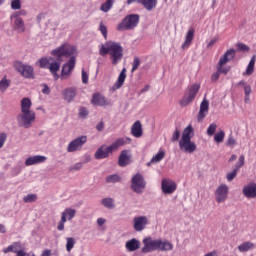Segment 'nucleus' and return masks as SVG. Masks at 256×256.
I'll use <instances>...</instances> for the list:
<instances>
[{"label": "nucleus", "instance_id": "b1692460", "mask_svg": "<svg viewBox=\"0 0 256 256\" xmlns=\"http://www.w3.org/2000/svg\"><path fill=\"white\" fill-rule=\"evenodd\" d=\"M63 95H64L65 101H68V103H71V101H73V99L77 97V88L75 87L66 88L63 91Z\"/></svg>", "mask_w": 256, "mask_h": 256}, {"label": "nucleus", "instance_id": "4468645a", "mask_svg": "<svg viewBox=\"0 0 256 256\" xmlns=\"http://www.w3.org/2000/svg\"><path fill=\"white\" fill-rule=\"evenodd\" d=\"M77 63V59L75 56H71L70 59L62 66V77H69L71 75V71L75 69V64Z\"/></svg>", "mask_w": 256, "mask_h": 256}, {"label": "nucleus", "instance_id": "f257e3e1", "mask_svg": "<svg viewBox=\"0 0 256 256\" xmlns=\"http://www.w3.org/2000/svg\"><path fill=\"white\" fill-rule=\"evenodd\" d=\"M52 57H43L40 58L37 62V65L41 69H48L53 75L55 81L59 79V69H61V63H63V57L68 59L72 55H75V47L69 43H64L59 47L51 51Z\"/></svg>", "mask_w": 256, "mask_h": 256}, {"label": "nucleus", "instance_id": "c9c22d12", "mask_svg": "<svg viewBox=\"0 0 256 256\" xmlns=\"http://www.w3.org/2000/svg\"><path fill=\"white\" fill-rule=\"evenodd\" d=\"M101 203L106 209H114L115 208V200L113 198H104L101 200Z\"/></svg>", "mask_w": 256, "mask_h": 256}, {"label": "nucleus", "instance_id": "de8ad7c7", "mask_svg": "<svg viewBox=\"0 0 256 256\" xmlns=\"http://www.w3.org/2000/svg\"><path fill=\"white\" fill-rule=\"evenodd\" d=\"M180 137H181V131H179V128H176L171 137L172 143H177Z\"/></svg>", "mask_w": 256, "mask_h": 256}, {"label": "nucleus", "instance_id": "ea45409f", "mask_svg": "<svg viewBox=\"0 0 256 256\" xmlns=\"http://www.w3.org/2000/svg\"><path fill=\"white\" fill-rule=\"evenodd\" d=\"M161 251H173V243L164 240L161 242Z\"/></svg>", "mask_w": 256, "mask_h": 256}, {"label": "nucleus", "instance_id": "5701e85b", "mask_svg": "<svg viewBox=\"0 0 256 256\" xmlns=\"http://www.w3.org/2000/svg\"><path fill=\"white\" fill-rule=\"evenodd\" d=\"M45 161H47V157L36 155V156H32V157L27 158L26 161H25V165L27 167H30L31 165H37L39 163H45Z\"/></svg>", "mask_w": 256, "mask_h": 256}, {"label": "nucleus", "instance_id": "2f4dec72", "mask_svg": "<svg viewBox=\"0 0 256 256\" xmlns=\"http://www.w3.org/2000/svg\"><path fill=\"white\" fill-rule=\"evenodd\" d=\"M253 247H255V244L252 242H244L238 246V251H240V253H247V251L253 249Z\"/></svg>", "mask_w": 256, "mask_h": 256}, {"label": "nucleus", "instance_id": "f03ea898", "mask_svg": "<svg viewBox=\"0 0 256 256\" xmlns=\"http://www.w3.org/2000/svg\"><path fill=\"white\" fill-rule=\"evenodd\" d=\"M108 53L112 58V65H117L123 59V46L120 43L108 41L100 46L99 55L105 57Z\"/></svg>", "mask_w": 256, "mask_h": 256}, {"label": "nucleus", "instance_id": "9b49d317", "mask_svg": "<svg viewBox=\"0 0 256 256\" xmlns=\"http://www.w3.org/2000/svg\"><path fill=\"white\" fill-rule=\"evenodd\" d=\"M144 247L142 248V253H151L161 247V240H153L151 238L143 239Z\"/></svg>", "mask_w": 256, "mask_h": 256}, {"label": "nucleus", "instance_id": "473e14b6", "mask_svg": "<svg viewBox=\"0 0 256 256\" xmlns=\"http://www.w3.org/2000/svg\"><path fill=\"white\" fill-rule=\"evenodd\" d=\"M19 247H21V245L18 243V242H15L14 244L12 245H9L7 248H4L3 249V253H19Z\"/></svg>", "mask_w": 256, "mask_h": 256}, {"label": "nucleus", "instance_id": "338daca9", "mask_svg": "<svg viewBox=\"0 0 256 256\" xmlns=\"http://www.w3.org/2000/svg\"><path fill=\"white\" fill-rule=\"evenodd\" d=\"M104 128H105V124H104L103 122H100V123L96 126L97 131H103Z\"/></svg>", "mask_w": 256, "mask_h": 256}, {"label": "nucleus", "instance_id": "c756f323", "mask_svg": "<svg viewBox=\"0 0 256 256\" xmlns=\"http://www.w3.org/2000/svg\"><path fill=\"white\" fill-rule=\"evenodd\" d=\"M192 137H193V126L189 125L184 129L180 140H191Z\"/></svg>", "mask_w": 256, "mask_h": 256}, {"label": "nucleus", "instance_id": "a878e982", "mask_svg": "<svg viewBox=\"0 0 256 256\" xmlns=\"http://www.w3.org/2000/svg\"><path fill=\"white\" fill-rule=\"evenodd\" d=\"M195 38V28H190L186 34L185 41L182 44V49H188V47L193 43Z\"/></svg>", "mask_w": 256, "mask_h": 256}, {"label": "nucleus", "instance_id": "423d86ee", "mask_svg": "<svg viewBox=\"0 0 256 256\" xmlns=\"http://www.w3.org/2000/svg\"><path fill=\"white\" fill-rule=\"evenodd\" d=\"M200 89H201V84H197V83L192 84L190 87H188L184 92L182 99L179 102L181 107H187L190 103H193Z\"/></svg>", "mask_w": 256, "mask_h": 256}, {"label": "nucleus", "instance_id": "a211bd4d", "mask_svg": "<svg viewBox=\"0 0 256 256\" xmlns=\"http://www.w3.org/2000/svg\"><path fill=\"white\" fill-rule=\"evenodd\" d=\"M131 163V152L129 150H123L118 158L119 167H127Z\"/></svg>", "mask_w": 256, "mask_h": 256}, {"label": "nucleus", "instance_id": "774afa93", "mask_svg": "<svg viewBox=\"0 0 256 256\" xmlns=\"http://www.w3.org/2000/svg\"><path fill=\"white\" fill-rule=\"evenodd\" d=\"M41 256H51V250L49 249L44 250Z\"/></svg>", "mask_w": 256, "mask_h": 256}, {"label": "nucleus", "instance_id": "72a5a7b5", "mask_svg": "<svg viewBox=\"0 0 256 256\" xmlns=\"http://www.w3.org/2000/svg\"><path fill=\"white\" fill-rule=\"evenodd\" d=\"M115 3V0H106L105 3H103L100 7V9L104 12V13H109V11H111V9L113 8V4Z\"/></svg>", "mask_w": 256, "mask_h": 256}, {"label": "nucleus", "instance_id": "680f3d73", "mask_svg": "<svg viewBox=\"0 0 256 256\" xmlns=\"http://www.w3.org/2000/svg\"><path fill=\"white\" fill-rule=\"evenodd\" d=\"M16 256H35V254H33V253H26L25 251H23V250H19L18 252H17V255Z\"/></svg>", "mask_w": 256, "mask_h": 256}, {"label": "nucleus", "instance_id": "e2e57ef3", "mask_svg": "<svg viewBox=\"0 0 256 256\" xmlns=\"http://www.w3.org/2000/svg\"><path fill=\"white\" fill-rule=\"evenodd\" d=\"M244 93H245L246 97H249V95H251V86L250 85L244 86Z\"/></svg>", "mask_w": 256, "mask_h": 256}, {"label": "nucleus", "instance_id": "412c9836", "mask_svg": "<svg viewBox=\"0 0 256 256\" xmlns=\"http://www.w3.org/2000/svg\"><path fill=\"white\" fill-rule=\"evenodd\" d=\"M242 193L248 199H255L256 197V183L248 184L242 190Z\"/></svg>", "mask_w": 256, "mask_h": 256}, {"label": "nucleus", "instance_id": "f8f14e48", "mask_svg": "<svg viewBox=\"0 0 256 256\" xmlns=\"http://www.w3.org/2000/svg\"><path fill=\"white\" fill-rule=\"evenodd\" d=\"M87 143V136H80L73 141H71L67 147L68 153H73L77 151L80 147H83Z\"/></svg>", "mask_w": 256, "mask_h": 256}, {"label": "nucleus", "instance_id": "69168bd1", "mask_svg": "<svg viewBox=\"0 0 256 256\" xmlns=\"http://www.w3.org/2000/svg\"><path fill=\"white\" fill-rule=\"evenodd\" d=\"M106 222H107V220H105L104 218L97 219V223H98L99 227L105 225Z\"/></svg>", "mask_w": 256, "mask_h": 256}, {"label": "nucleus", "instance_id": "dca6fc26", "mask_svg": "<svg viewBox=\"0 0 256 256\" xmlns=\"http://www.w3.org/2000/svg\"><path fill=\"white\" fill-rule=\"evenodd\" d=\"M245 165V155H240L238 162L235 164V168L232 172L226 175L227 181H233L237 177V173H239V169Z\"/></svg>", "mask_w": 256, "mask_h": 256}, {"label": "nucleus", "instance_id": "20e7f679", "mask_svg": "<svg viewBox=\"0 0 256 256\" xmlns=\"http://www.w3.org/2000/svg\"><path fill=\"white\" fill-rule=\"evenodd\" d=\"M237 54V51L235 49L230 48L228 49L219 59L217 64V71L220 73V75H227L231 71V66H225L229 61H233L235 59V55Z\"/></svg>", "mask_w": 256, "mask_h": 256}, {"label": "nucleus", "instance_id": "6ab92c4d", "mask_svg": "<svg viewBox=\"0 0 256 256\" xmlns=\"http://www.w3.org/2000/svg\"><path fill=\"white\" fill-rule=\"evenodd\" d=\"M147 223H149L147 216L135 217L134 218L135 231H143V229L147 227Z\"/></svg>", "mask_w": 256, "mask_h": 256}, {"label": "nucleus", "instance_id": "0e129e2a", "mask_svg": "<svg viewBox=\"0 0 256 256\" xmlns=\"http://www.w3.org/2000/svg\"><path fill=\"white\" fill-rule=\"evenodd\" d=\"M42 93H44V95H49V93H51V90L49 89V86H47V84H44V88L42 89Z\"/></svg>", "mask_w": 256, "mask_h": 256}, {"label": "nucleus", "instance_id": "4d7b16f0", "mask_svg": "<svg viewBox=\"0 0 256 256\" xmlns=\"http://www.w3.org/2000/svg\"><path fill=\"white\" fill-rule=\"evenodd\" d=\"M87 115H89V111H87V108L81 107L79 109V116L82 118H85V117H87Z\"/></svg>", "mask_w": 256, "mask_h": 256}, {"label": "nucleus", "instance_id": "393cba45", "mask_svg": "<svg viewBox=\"0 0 256 256\" xmlns=\"http://www.w3.org/2000/svg\"><path fill=\"white\" fill-rule=\"evenodd\" d=\"M131 133L133 137L139 139V137H143V125H141V121H136L131 127Z\"/></svg>", "mask_w": 256, "mask_h": 256}, {"label": "nucleus", "instance_id": "1a4fd4ad", "mask_svg": "<svg viewBox=\"0 0 256 256\" xmlns=\"http://www.w3.org/2000/svg\"><path fill=\"white\" fill-rule=\"evenodd\" d=\"M161 189L164 195H173L177 191V183L172 179L165 178L162 180Z\"/></svg>", "mask_w": 256, "mask_h": 256}, {"label": "nucleus", "instance_id": "2eb2a0df", "mask_svg": "<svg viewBox=\"0 0 256 256\" xmlns=\"http://www.w3.org/2000/svg\"><path fill=\"white\" fill-rule=\"evenodd\" d=\"M179 147L180 151L184 153H195V151H197V145L191 140H180Z\"/></svg>", "mask_w": 256, "mask_h": 256}, {"label": "nucleus", "instance_id": "aec40b11", "mask_svg": "<svg viewBox=\"0 0 256 256\" xmlns=\"http://www.w3.org/2000/svg\"><path fill=\"white\" fill-rule=\"evenodd\" d=\"M125 79H127V69L123 68L120 72L117 81L113 85V91H117V89H121L125 83Z\"/></svg>", "mask_w": 256, "mask_h": 256}, {"label": "nucleus", "instance_id": "49530a36", "mask_svg": "<svg viewBox=\"0 0 256 256\" xmlns=\"http://www.w3.org/2000/svg\"><path fill=\"white\" fill-rule=\"evenodd\" d=\"M216 131H217V124L212 123L209 125V127L207 129V135H209V137H213V135H215Z\"/></svg>", "mask_w": 256, "mask_h": 256}, {"label": "nucleus", "instance_id": "bb28decb", "mask_svg": "<svg viewBox=\"0 0 256 256\" xmlns=\"http://www.w3.org/2000/svg\"><path fill=\"white\" fill-rule=\"evenodd\" d=\"M147 11H153L157 7V0H138Z\"/></svg>", "mask_w": 256, "mask_h": 256}, {"label": "nucleus", "instance_id": "4c0bfd02", "mask_svg": "<svg viewBox=\"0 0 256 256\" xmlns=\"http://www.w3.org/2000/svg\"><path fill=\"white\" fill-rule=\"evenodd\" d=\"M10 85H11V82L9 80H7V77H4L0 81V93H5V91H7V89H9Z\"/></svg>", "mask_w": 256, "mask_h": 256}, {"label": "nucleus", "instance_id": "a19ab883", "mask_svg": "<svg viewBox=\"0 0 256 256\" xmlns=\"http://www.w3.org/2000/svg\"><path fill=\"white\" fill-rule=\"evenodd\" d=\"M75 247V238L68 237L66 238V251L71 252V250Z\"/></svg>", "mask_w": 256, "mask_h": 256}, {"label": "nucleus", "instance_id": "cd10ccee", "mask_svg": "<svg viewBox=\"0 0 256 256\" xmlns=\"http://www.w3.org/2000/svg\"><path fill=\"white\" fill-rule=\"evenodd\" d=\"M139 245H140L139 240L133 238L126 242V249L127 251H130V252L137 251V249H139Z\"/></svg>", "mask_w": 256, "mask_h": 256}, {"label": "nucleus", "instance_id": "37998d69", "mask_svg": "<svg viewBox=\"0 0 256 256\" xmlns=\"http://www.w3.org/2000/svg\"><path fill=\"white\" fill-rule=\"evenodd\" d=\"M121 181V177L117 174L110 175L106 178V183H119Z\"/></svg>", "mask_w": 256, "mask_h": 256}, {"label": "nucleus", "instance_id": "8fccbe9b", "mask_svg": "<svg viewBox=\"0 0 256 256\" xmlns=\"http://www.w3.org/2000/svg\"><path fill=\"white\" fill-rule=\"evenodd\" d=\"M236 47H237L238 51H243L244 53L250 50L249 46H247L244 43H237Z\"/></svg>", "mask_w": 256, "mask_h": 256}, {"label": "nucleus", "instance_id": "603ef678", "mask_svg": "<svg viewBox=\"0 0 256 256\" xmlns=\"http://www.w3.org/2000/svg\"><path fill=\"white\" fill-rule=\"evenodd\" d=\"M99 31L102 33L104 39H107V26L103 22L100 23Z\"/></svg>", "mask_w": 256, "mask_h": 256}, {"label": "nucleus", "instance_id": "864d4df0", "mask_svg": "<svg viewBox=\"0 0 256 256\" xmlns=\"http://www.w3.org/2000/svg\"><path fill=\"white\" fill-rule=\"evenodd\" d=\"M82 83H84V85H87V83H89V74H87L85 69H82Z\"/></svg>", "mask_w": 256, "mask_h": 256}, {"label": "nucleus", "instance_id": "6e6552de", "mask_svg": "<svg viewBox=\"0 0 256 256\" xmlns=\"http://www.w3.org/2000/svg\"><path fill=\"white\" fill-rule=\"evenodd\" d=\"M15 69L16 71H18L19 74L22 75V77H25V79H33L35 77L33 67L29 65H25L21 62H16Z\"/></svg>", "mask_w": 256, "mask_h": 256}, {"label": "nucleus", "instance_id": "f704fd0d", "mask_svg": "<svg viewBox=\"0 0 256 256\" xmlns=\"http://www.w3.org/2000/svg\"><path fill=\"white\" fill-rule=\"evenodd\" d=\"M75 213L76 211L74 209L71 208H67L64 210V212H62V217H64L66 219V221H71V219H73V217H75Z\"/></svg>", "mask_w": 256, "mask_h": 256}, {"label": "nucleus", "instance_id": "09e8293b", "mask_svg": "<svg viewBox=\"0 0 256 256\" xmlns=\"http://www.w3.org/2000/svg\"><path fill=\"white\" fill-rule=\"evenodd\" d=\"M11 9H13L14 11L21 9V0H12Z\"/></svg>", "mask_w": 256, "mask_h": 256}, {"label": "nucleus", "instance_id": "7c9ffc66", "mask_svg": "<svg viewBox=\"0 0 256 256\" xmlns=\"http://www.w3.org/2000/svg\"><path fill=\"white\" fill-rule=\"evenodd\" d=\"M31 105H32L31 99L23 98L21 100V111H22V113L27 112V111H31Z\"/></svg>", "mask_w": 256, "mask_h": 256}, {"label": "nucleus", "instance_id": "7ed1b4c3", "mask_svg": "<svg viewBox=\"0 0 256 256\" xmlns=\"http://www.w3.org/2000/svg\"><path fill=\"white\" fill-rule=\"evenodd\" d=\"M127 141H131L130 138H118L114 143L110 146H101L95 153V159H107L110 153L113 151H117L119 147H123V145H127Z\"/></svg>", "mask_w": 256, "mask_h": 256}, {"label": "nucleus", "instance_id": "c03bdc74", "mask_svg": "<svg viewBox=\"0 0 256 256\" xmlns=\"http://www.w3.org/2000/svg\"><path fill=\"white\" fill-rule=\"evenodd\" d=\"M37 199V194H28L27 196L23 197L24 203H35Z\"/></svg>", "mask_w": 256, "mask_h": 256}, {"label": "nucleus", "instance_id": "0eeeda50", "mask_svg": "<svg viewBox=\"0 0 256 256\" xmlns=\"http://www.w3.org/2000/svg\"><path fill=\"white\" fill-rule=\"evenodd\" d=\"M146 185L147 183L141 174H136L131 179V189L134 193H141L145 189Z\"/></svg>", "mask_w": 256, "mask_h": 256}, {"label": "nucleus", "instance_id": "5fc2aeb1", "mask_svg": "<svg viewBox=\"0 0 256 256\" xmlns=\"http://www.w3.org/2000/svg\"><path fill=\"white\" fill-rule=\"evenodd\" d=\"M5 141H7V133H0V149L5 145Z\"/></svg>", "mask_w": 256, "mask_h": 256}, {"label": "nucleus", "instance_id": "9d476101", "mask_svg": "<svg viewBox=\"0 0 256 256\" xmlns=\"http://www.w3.org/2000/svg\"><path fill=\"white\" fill-rule=\"evenodd\" d=\"M229 197V186L221 184L215 191V199L217 203H225Z\"/></svg>", "mask_w": 256, "mask_h": 256}, {"label": "nucleus", "instance_id": "79ce46f5", "mask_svg": "<svg viewBox=\"0 0 256 256\" xmlns=\"http://www.w3.org/2000/svg\"><path fill=\"white\" fill-rule=\"evenodd\" d=\"M224 140H225V132L223 130L215 134L214 141L216 143H223Z\"/></svg>", "mask_w": 256, "mask_h": 256}, {"label": "nucleus", "instance_id": "13d9d810", "mask_svg": "<svg viewBox=\"0 0 256 256\" xmlns=\"http://www.w3.org/2000/svg\"><path fill=\"white\" fill-rule=\"evenodd\" d=\"M221 76L219 70H217V72L213 73L211 76V81H213L214 83L216 81H219V77Z\"/></svg>", "mask_w": 256, "mask_h": 256}, {"label": "nucleus", "instance_id": "a18cd8bd", "mask_svg": "<svg viewBox=\"0 0 256 256\" xmlns=\"http://www.w3.org/2000/svg\"><path fill=\"white\" fill-rule=\"evenodd\" d=\"M140 65H141V60H139V57H137V56L134 57L131 73H135V71H137V69H139Z\"/></svg>", "mask_w": 256, "mask_h": 256}, {"label": "nucleus", "instance_id": "6e6d98bb", "mask_svg": "<svg viewBox=\"0 0 256 256\" xmlns=\"http://www.w3.org/2000/svg\"><path fill=\"white\" fill-rule=\"evenodd\" d=\"M227 145L228 147H235V145H237V141L235 140V138H233V136L228 137Z\"/></svg>", "mask_w": 256, "mask_h": 256}, {"label": "nucleus", "instance_id": "bf43d9fd", "mask_svg": "<svg viewBox=\"0 0 256 256\" xmlns=\"http://www.w3.org/2000/svg\"><path fill=\"white\" fill-rule=\"evenodd\" d=\"M217 41H219L218 37H214L210 40V42L207 44V49H211V47H213V45H215V43H217Z\"/></svg>", "mask_w": 256, "mask_h": 256}, {"label": "nucleus", "instance_id": "3c124183", "mask_svg": "<svg viewBox=\"0 0 256 256\" xmlns=\"http://www.w3.org/2000/svg\"><path fill=\"white\" fill-rule=\"evenodd\" d=\"M65 223H67V219H65V216H61V221L57 226L58 231H63V229H65Z\"/></svg>", "mask_w": 256, "mask_h": 256}, {"label": "nucleus", "instance_id": "39448f33", "mask_svg": "<svg viewBox=\"0 0 256 256\" xmlns=\"http://www.w3.org/2000/svg\"><path fill=\"white\" fill-rule=\"evenodd\" d=\"M139 15L138 14H129L126 15L123 20L117 25V31H133L135 27L139 25Z\"/></svg>", "mask_w": 256, "mask_h": 256}, {"label": "nucleus", "instance_id": "4be33fe9", "mask_svg": "<svg viewBox=\"0 0 256 256\" xmlns=\"http://www.w3.org/2000/svg\"><path fill=\"white\" fill-rule=\"evenodd\" d=\"M92 105H97L98 107H105L109 105V101H107V98H105V96H102L99 93H95L92 97Z\"/></svg>", "mask_w": 256, "mask_h": 256}, {"label": "nucleus", "instance_id": "58836bf2", "mask_svg": "<svg viewBox=\"0 0 256 256\" xmlns=\"http://www.w3.org/2000/svg\"><path fill=\"white\" fill-rule=\"evenodd\" d=\"M161 161V150L158 151V153L152 157L151 161L147 163V167H151V165H155Z\"/></svg>", "mask_w": 256, "mask_h": 256}, {"label": "nucleus", "instance_id": "c85d7f7f", "mask_svg": "<svg viewBox=\"0 0 256 256\" xmlns=\"http://www.w3.org/2000/svg\"><path fill=\"white\" fill-rule=\"evenodd\" d=\"M14 29L18 31V33H25V22H23V18H16Z\"/></svg>", "mask_w": 256, "mask_h": 256}, {"label": "nucleus", "instance_id": "ddd939ff", "mask_svg": "<svg viewBox=\"0 0 256 256\" xmlns=\"http://www.w3.org/2000/svg\"><path fill=\"white\" fill-rule=\"evenodd\" d=\"M20 119L22 121L23 127H25V129H29V127H31V125L35 123V112L31 110L27 112H22Z\"/></svg>", "mask_w": 256, "mask_h": 256}, {"label": "nucleus", "instance_id": "052dcab7", "mask_svg": "<svg viewBox=\"0 0 256 256\" xmlns=\"http://www.w3.org/2000/svg\"><path fill=\"white\" fill-rule=\"evenodd\" d=\"M83 168V163H76L71 169L70 171H79Z\"/></svg>", "mask_w": 256, "mask_h": 256}, {"label": "nucleus", "instance_id": "f3484780", "mask_svg": "<svg viewBox=\"0 0 256 256\" xmlns=\"http://www.w3.org/2000/svg\"><path fill=\"white\" fill-rule=\"evenodd\" d=\"M209 113V101L204 99L200 104V110L197 116L198 123H202L203 119L207 117Z\"/></svg>", "mask_w": 256, "mask_h": 256}, {"label": "nucleus", "instance_id": "e433bc0d", "mask_svg": "<svg viewBox=\"0 0 256 256\" xmlns=\"http://www.w3.org/2000/svg\"><path fill=\"white\" fill-rule=\"evenodd\" d=\"M255 61L256 57L253 56L246 68V75H253V71H255Z\"/></svg>", "mask_w": 256, "mask_h": 256}]
</instances>
